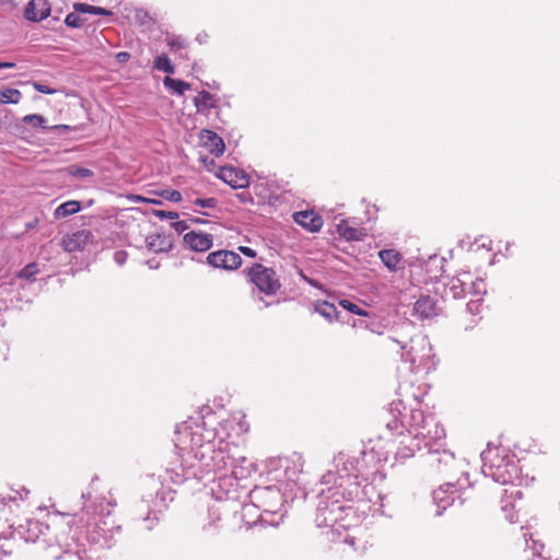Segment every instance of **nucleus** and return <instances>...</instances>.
<instances>
[{
  "label": "nucleus",
  "mask_w": 560,
  "mask_h": 560,
  "mask_svg": "<svg viewBox=\"0 0 560 560\" xmlns=\"http://www.w3.org/2000/svg\"><path fill=\"white\" fill-rule=\"evenodd\" d=\"M226 446L225 444L215 447L211 441H208L196 450L192 447L178 466L165 470L162 482L168 480L174 485H182L189 479L202 481L211 474L232 467L234 458L229 454Z\"/></svg>",
  "instance_id": "f257e3e1"
},
{
  "label": "nucleus",
  "mask_w": 560,
  "mask_h": 560,
  "mask_svg": "<svg viewBox=\"0 0 560 560\" xmlns=\"http://www.w3.org/2000/svg\"><path fill=\"white\" fill-rule=\"evenodd\" d=\"M362 458L351 457L340 452L334 458L336 471L329 470L322 477V483L330 485V488H339L335 494L341 497L348 502H354L362 494L360 475L363 472V463L365 460V452H361Z\"/></svg>",
  "instance_id": "f03ea898"
},
{
  "label": "nucleus",
  "mask_w": 560,
  "mask_h": 560,
  "mask_svg": "<svg viewBox=\"0 0 560 560\" xmlns=\"http://www.w3.org/2000/svg\"><path fill=\"white\" fill-rule=\"evenodd\" d=\"M481 460L483 475L492 478L493 481L511 486L522 482L515 455L508 454L506 450L491 447L489 443L487 450L481 453Z\"/></svg>",
  "instance_id": "7ed1b4c3"
},
{
  "label": "nucleus",
  "mask_w": 560,
  "mask_h": 560,
  "mask_svg": "<svg viewBox=\"0 0 560 560\" xmlns=\"http://www.w3.org/2000/svg\"><path fill=\"white\" fill-rule=\"evenodd\" d=\"M400 348V358L409 364L411 372H430L435 369L434 353L427 336L417 334L408 339L390 337Z\"/></svg>",
  "instance_id": "20e7f679"
},
{
  "label": "nucleus",
  "mask_w": 560,
  "mask_h": 560,
  "mask_svg": "<svg viewBox=\"0 0 560 560\" xmlns=\"http://www.w3.org/2000/svg\"><path fill=\"white\" fill-rule=\"evenodd\" d=\"M253 506L261 511L260 522L278 526L284 516V495L278 486H255L248 493Z\"/></svg>",
  "instance_id": "39448f33"
},
{
  "label": "nucleus",
  "mask_w": 560,
  "mask_h": 560,
  "mask_svg": "<svg viewBox=\"0 0 560 560\" xmlns=\"http://www.w3.org/2000/svg\"><path fill=\"white\" fill-rule=\"evenodd\" d=\"M339 488L328 487L320 491V499L316 509L315 523L318 527H334L343 520L347 511L351 510V502L346 501L341 494H335Z\"/></svg>",
  "instance_id": "423d86ee"
},
{
  "label": "nucleus",
  "mask_w": 560,
  "mask_h": 560,
  "mask_svg": "<svg viewBox=\"0 0 560 560\" xmlns=\"http://www.w3.org/2000/svg\"><path fill=\"white\" fill-rule=\"evenodd\" d=\"M82 499L84 500L83 511L88 515L92 514L84 526L92 527L100 536L106 537L115 528L114 522H108V518L116 503L112 501L105 503V498L93 497L91 490L83 492Z\"/></svg>",
  "instance_id": "0eeeda50"
},
{
  "label": "nucleus",
  "mask_w": 560,
  "mask_h": 560,
  "mask_svg": "<svg viewBox=\"0 0 560 560\" xmlns=\"http://www.w3.org/2000/svg\"><path fill=\"white\" fill-rule=\"evenodd\" d=\"M400 405V401H394L390 405V412L394 416V420L387 422L386 427L393 432L398 431L399 428L407 429L409 434L416 438L422 430V427L428 424L427 420H429V417H433V415H425L422 410L417 408H411L408 413H401L399 409Z\"/></svg>",
  "instance_id": "6e6552de"
},
{
  "label": "nucleus",
  "mask_w": 560,
  "mask_h": 560,
  "mask_svg": "<svg viewBox=\"0 0 560 560\" xmlns=\"http://www.w3.org/2000/svg\"><path fill=\"white\" fill-rule=\"evenodd\" d=\"M249 280L266 295L276 294L281 288L279 278L272 268L254 264L247 271Z\"/></svg>",
  "instance_id": "1a4fd4ad"
},
{
  "label": "nucleus",
  "mask_w": 560,
  "mask_h": 560,
  "mask_svg": "<svg viewBox=\"0 0 560 560\" xmlns=\"http://www.w3.org/2000/svg\"><path fill=\"white\" fill-rule=\"evenodd\" d=\"M458 488L457 482L448 481L433 491L432 499L438 506L435 512L438 516L442 515L448 506L453 505L456 499L459 500V504H463L460 495L457 494Z\"/></svg>",
  "instance_id": "9d476101"
},
{
  "label": "nucleus",
  "mask_w": 560,
  "mask_h": 560,
  "mask_svg": "<svg viewBox=\"0 0 560 560\" xmlns=\"http://www.w3.org/2000/svg\"><path fill=\"white\" fill-rule=\"evenodd\" d=\"M428 424L422 427V430L418 433L416 439L423 440L424 446L429 448V452H432L433 447H440L443 445V440L445 439V430L440 423L435 420L434 416L429 417Z\"/></svg>",
  "instance_id": "9b49d317"
},
{
  "label": "nucleus",
  "mask_w": 560,
  "mask_h": 560,
  "mask_svg": "<svg viewBox=\"0 0 560 560\" xmlns=\"http://www.w3.org/2000/svg\"><path fill=\"white\" fill-rule=\"evenodd\" d=\"M242 257L228 249H220L210 253L207 256V264L217 269H223L226 271L236 270L242 265Z\"/></svg>",
  "instance_id": "f8f14e48"
},
{
  "label": "nucleus",
  "mask_w": 560,
  "mask_h": 560,
  "mask_svg": "<svg viewBox=\"0 0 560 560\" xmlns=\"http://www.w3.org/2000/svg\"><path fill=\"white\" fill-rule=\"evenodd\" d=\"M217 177L234 189L249 186V178L243 170L233 166H221L215 173Z\"/></svg>",
  "instance_id": "ddd939ff"
},
{
  "label": "nucleus",
  "mask_w": 560,
  "mask_h": 560,
  "mask_svg": "<svg viewBox=\"0 0 560 560\" xmlns=\"http://www.w3.org/2000/svg\"><path fill=\"white\" fill-rule=\"evenodd\" d=\"M19 533L25 541L38 542L40 541V537H43V542H47L50 527L39 521H27L26 526H21Z\"/></svg>",
  "instance_id": "4468645a"
},
{
  "label": "nucleus",
  "mask_w": 560,
  "mask_h": 560,
  "mask_svg": "<svg viewBox=\"0 0 560 560\" xmlns=\"http://www.w3.org/2000/svg\"><path fill=\"white\" fill-rule=\"evenodd\" d=\"M51 12L48 0H31L24 8V18L30 22H42L46 20Z\"/></svg>",
  "instance_id": "2eb2a0df"
},
{
  "label": "nucleus",
  "mask_w": 560,
  "mask_h": 560,
  "mask_svg": "<svg viewBox=\"0 0 560 560\" xmlns=\"http://www.w3.org/2000/svg\"><path fill=\"white\" fill-rule=\"evenodd\" d=\"M185 245L192 252H207L213 245V235L205 232L190 231L183 237Z\"/></svg>",
  "instance_id": "dca6fc26"
},
{
  "label": "nucleus",
  "mask_w": 560,
  "mask_h": 560,
  "mask_svg": "<svg viewBox=\"0 0 560 560\" xmlns=\"http://www.w3.org/2000/svg\"><path fill=\"white\" fill-rule=\"evenodd\" d=\"M436 301L429 295H421L413 304V315L419 319H430L439 315Z\"/></svg>",
  "instance_id": "f3484780"
},
{
  "label": "nucleus",
  "mask_w": 560,
  "mask_h": 560,
  "mask_svg": "<svg viewBox=\"0 0 560 560\" xmlns=\"http://www.w3.org/2000/svg\"><path fill=\"white\" fill-rule=\"evenodd\" d=\"M200 141L202 145L214 156H220L224 153L225 143L217 132L202 129L200 131Z\"/></svg>",
  "instance_id": "a211bd4d"
},
{
  "label": "nucleus",
  "mask_w": 560,
  "mask_h": 560,
  "mask_svg": "<svg viewBox=\"0 0 560 560\" xmlns=\"http://www.w3.org/2000/svg\"><path fill=\"white\" fill-rule=\"evenodd\" d=\"M293 218L296 224L310 232H318L324 223L319 214L307 210L295 212Z\"/></svg>",
  "instance_id": "6ab92c4d"
},
{
  "label": "nucleus",
  "mask_w": 560,
  "mask_h": 560,
  "mask_svg": "<svg viewBox=\"0 0 560 560\" xmlns=\"http://www.w3.org/2000/svg\"><path fill=\"white\" fill-rule=\"evenodd\" d=\"M281 467H283L287 479L296 483L303 471V458L301 455L294 454L292 457L284 458Z\"/></svg>",
  "instance_id": "aec40b11"
},
{
  "label": "nucleus",
  "mask_w": 560,
  "mask_h": 560,
  "mask_svg": "<svg viewBox=\"0 0 560 560\" xmlns=\"http://www.w3.org/2000/svg\"><path fill=\"white\" fill-rule=\"evenodd\" d=\"M145 244L150 250L156 254L167 253L173 248L171 236L160 233L148 235L145 237Z\"/></svg>",
  "instance_id": "412c9836"
},
{
  "label": "nucleus",
  "mask_w": 560,
  "mask_h": 560,
  "mask_svg": "<svg viewBox=\"0 0 560 560\" xmlns=\"http://www.w3.org/2000/svg\"><path fill=\"white\" fill-rule=\"evenodd\" d=\"M470 278V272L465 271L451 279L448 288L454 299H463L466 295V285Z\"/></svg>",
  "instance_id": "4be33fe9"
},
{
  "label": "nucleus",
  "mask_w": 560,
  "mask_h": 560,
  "mask_svg": "<svg viewBox=\"0 0 560 560\" xmlns=\"http://www.w3.org/2000/svg\"><path fill=\"white\" fill-rule=\"evenodd\" d=\"M420 450V443L413 435L412 438L405 439L400 442V446L396 452V460H405L415 455L416 451Z\"/></svg>",
  "instance_id": "5701e85b"
},
{
  "label": "nucleus",
  "mask_w": 560,
  "mask_h": 560,
  "mask_svg": "<svg viewBox=\"0 0 560 560\" xmlns=\"http://www.w3.org/2000/svg\"><path fill=\"white\" fill-rule=\"evenodd\" d=\"M433 452L439 454L435 462L440 472L447 475L456 468L457 463L453 453L447 451L440 453L439 448H435Z\"/></svg>",
  "instance_id": "b1692460"
},
{
  "label": "nucleus",
  "mask_w": 560,
  "mask_h": 560,
  "mask_svg": "<svg viewBox=\"0 0 560 560\" xmlns=\"http://www.w3.org/2000/svg\"><path fill=\"white\" fill-rule=\"evenodd\" d=\"M337 232L347 241H361L365 236L363 229L352 228L345 220L337 224Z\"/></svg>",
  "instance_id": "393cba45"
},
{
  "label": "nucleus",
  "mask_w": 560,
  "mask_h": 560,
  "mask_svg": "<svg viewBox=\"0 0 560 560\" xmlns=\"http://www.w3.org/2000/svg\"><path fill=\"white\" fill-rule=\"evenodd\" d=\"M91 236V232L86 231H79L74 233L68 241L65 242L66 249L68 252L83 249L84 246L89 243Z\"/></svg>",
  "instance_id": "a878e982"
},
{
  "label": "nucleus",
  "mask_w": 560,
  "mask_h": 560,
  "mask_svg": "<svg viewBox=\"0 0 560 560\" xmlns=\"http://www.w3.org/2000/svg\"><path fill=\"white\" fill-rule=\"evenodd\" d=\"M194 105L198 113H207L209 109L217 107L214 95L205 90L194 97Z\"/></svg>",
  "instance_id": "bb28decb"
},
{
  "label": "nucleus",
  "mask_w": 560,
  "mask_h": 560,
  "mask_svg": "<svg viewBox=\"0 0 560 560\" xmlns=\"http://www.w3.org/2000/svg\"><path fill=\"white\" fill-rule=\"evenodd\" d=\"M82 209L81 202L78 200H68L59 205L55 211L54 217L56 220L65 219L72 214L78 213Z\"/></svg>",
  "instance_id": "cd10ccee"
},
{
  "label": "nucleus",
  "mask_w": 560,
  "mask_h": 560,
  "mask_svg": "<svg viewBox=\"0 0 560 560\" xmlns=\"http://www.w3.org/2000/svg\"><path fill=\"white\" fill-rule=\"evenodd\" d=\"M378 257L390 271H396L401 261V255L395 249H382L378 252Z\"/></svg>",
  "instance_id": "c85d7f7f"
},
{
  "label": "nucleus",
  "mask_w": 560,
  "mask_h": 560,
  "mask_svg": "<svg viewBox=\"0 0 560 560\" xmlns=\"http://www.w3.org/2000/svg\"><path fill=\"white\" fill-rule=\"evenodd\" d=\"M315 311L320 314L323 317L332 322L334 319L339 318V312L335 304L323 301L315 306Z\"/></svg>",
  "instance_id": "c756f323"
},
{
  "label": "nucleus",
  "mask_w": 560,
  "mask_h": 560,
  "mask_svg": "<svg viewBox=\"0 0 560 560\" xmlns=\"http://www.w3.org/2000/svg\"><path fill=\"white\" fill-rule=\"evenodd\" d=\"M163 83L165 88L172 90L177 95H184V93L190 89L189 83L182 80L173 79L168 75L164 78Z\"/></svg>",
  "instance_id": "7c9ffc66"
},
{
  "label": "nucleus",
  "mask_w": 560,
  "mask_h": 560,
  "mask_svg": "<svg viewBox=\"0 0 560 560\" xmlns=\"http://www.w3.org/2000/svg\"><path fill=\"white\" fill-rule=\"evenodd\" d=\"M73 10L80 13H89L94 15H112V12L102 7H95L88 3L77 2L73 4Z\"/></svg>",
  "instance_id": "2f4dec72"
},
{
  "label": "nucleus",
  "mask_w": 560,
  "mask_h": 560,
  "mask_svg": "<svg viewBox=\"0 0 560 560\" xmlns=\"http://www.w3.org/2000/svg\"><path fill=\"white\" fill-rule=\"evenodd\" d=\"M39 273V267L36 262H30L24 266L16 275L18 278L24 279L31 283L36 281V276Z\"/></svg>",
  "instance_id": "473e14b6"
},
{
  "label": "nucleus",
  "mask_w": 560,
  "mask_h": 560,
  "mask_svg": "<svg viewBox=\"0 0 560 560\" xmlns=\"http://www.w3.org/2000/svg\"><path fill=\"white\" fill-rule=\"evenodd\" d=\"M22 93L18 89L7 88L0 91V103L18 104L21 101Z\"/></svg>",
  "instance_id": "72a5a7b5"
},
{
  "label": "nucleus",
  "mask_w": 560,
  "mask_h": 560,
  "mask_svg": "<svg viewBox=\"0 0 560 560\" xmlns=\"http://www.w3.org/2000/svg\"><path fill=\"white\" fill-rule=\"evenodd\" d=\"M153 67L154 69L163 71L167 74H172L175 72L174 66L172 65L170 58L165 54H162L154 59Z\"/></svg>",
  "instance_id": "f704fd0d"
},
{
  "label": "nucleus",
  "mask_w": 560,
  "mask_h": 560,
  "mask_svg": "<svg viewBox=\"0 0 560 560\" xmlns=\"http://www.w3.org/2000/svg\"><path fill=\"white\" fill-rule=\"evenodd\" d=\"M24 124L31 125L33 128L49 129L46 125V119L39 114H30L22 118Z\"/></svg>",
  "instance_id": "c9c22d12"
},
{
  "label": "nucleus",
  "mask_w": 560,
  "mask_h": 560,
  "mask_svg": "<svg viewBox=\"0 0 560 560\" xmlns=\"http://www.w3.org/2000/svg\"><path fill=\"white\" fill-rule=\"evenodd\" d=\"M67 173L77 178H89L94 175L93 171L86 167L70 165L66 168Z\"/></svg>",
  "instance_id": "e433bc0d"
},
{
  "label": "nucleus",
  "mask_w": 560,
  "mask_h": 560,
  "mask_svg": "<svg viewBox=\"0 0 560 560\" xmlns=\"http://www.w3.org/2000/svg\"><path fill=\"white\" fill-rule=\"evenodd\" d=\"M339 305L343 310H346L352 314H355L359 316H368L369 315L368 311H365L364 308H361L359 305L354 304L353 302H351L349 300H340Z\"/></svg>",
  "instance_id": "4c0bfd02"
},
{
  "label": "nucleus",
  "mask_w": 560,
  "mask_h": 560,
  "mask_svg": "<svg viewBox=\"0 0 560 560\" xmlns=\"http://www.w3.org/2000/svg\"><path fill=\"white\" fill-rule=\"evenodd\" d=\"M79 12H71L65 19V24L71 28H79L83 26L84 20L78 14Z\"/></svg>",
  "instance_id": "58836bf2"
},
{
  "label": "nucleus",
  "mask_w": 560,
  "mask_h": 560,
  "mask_svg": "<svg viewBox=\"0 0 560 560\" xmlns=\"http://www.w3.org/2000/svg\"><path fill=\"white\" fill-rule=\"evenodd\" d=\"M469 284V293L474 295H479L486 293V288L482 279H475L472 280V277L468 280Z\"/></svg>",
  "instance_id": "ea45409f"
},
{
  "label": "nucleus",
  "mask_w": 560,
  "mask_h": 560,
  "mask_svg": "<svg viewBox=\"0 0 560 560\" xmlns=\"http://www.w3.org/2000/svg\"><path fill=\"white\" fill-rule=\"evenodd\" d=\"M148 508V505L145 504V502H140L138 505H137V513H138V517L143 520V521H147V522H150V524L148 525V528H152L153 524L155 521H158V516L154 514L153 518L150 517V512H148L147 515H144V510Z\"/></svg>",
  "instance_id": "a19ab883"
},
{
  "label": "nucleus",
  "mask_w": 560,
  "mask_h": 560,
  "mask_svg": "<svg viewBox=\"0 0 560 560\" xmlns=\"http://www.w3.org/2000/svg\"><path fill=\"white\" fill-rule=\"evenodd\" d=\"M159 196L172 202H179L183 199L182 192L175 189H163Z\"/></svg>",
  "instance_id": "79ce46f5"
},
{
  "label": "nucleus",
  "mask_w": 560,
  "mask_h": 560,
  "mask_svg": "<svg viewBox=\"0 0 560 560\" xmlns=\"http://www.w3.org/2000/svg\"><path fill=\"white\" fill-rule=\"evenodd\" d=\"M194 205L202 207V208H215L218 205V200L213 197L211 198H197L194 200Z\"/></svg>",
  "instance_id": "37998d69"
},
{
  "label": "nucleus",
  "mask_w": 560,
  "mask_h": 560,
  "mask_svg": "<svg viewBox=\"0 0 560 560\" xmlns=\"http://www.w3.org/2000/svg\"><path fill=\"white\" fill-rule=\"evenodd\" d=\"M81 129H82L81 125H78V126L55 125V126H50L48 130L52 131V132H57L58 135H61L62 132L68 131V130L78 131V130H81Z\"/></svg>",
  "instance_id": "c03bdc74"
},
{
  "label": "nucleus",
  "mask_w": 560,
  "mask_h": 560,
  "mask_svg": "<svg viewBox=\"0 0 560 560\" xmlns=\"http://www.w3.org/2000/svg\"><path fill=\"white\" fill-rule=\"evenodd\" d=\"M153 214L160 219H170L175 220L178 219V213L174 211H165V210H153Z\"/></svg>",
  "instance_id": "a18cd8bd"
},
{
  "label": "nucleus",
  "mask_w": 560,
  "mask_h": 560,
  "mask_svg": "<svg viewBox=\"0 0 560 560\" xmlns=\"http://www.w3.org/2000/svg\"><path fill=\"white\" fill-rule=\"evenodd\" d=\"M128 259V253L124 249H120V250H116L114 253V261L118 265V266H122Z\"/></svg>",
  "instance_id": "49530a36"
},
{
  "label": "nucleus",
  "mask_w": 560,
  "mask_h": 560,
  "mask_svg": "<svg viewBox=\"0 0 560 560\" xmlns=\"http://www.w3.org/2000/svg\"><path fill=\"white\" fill-rule=\"evenodd\" d=\"M33 86L37 92L43 94H54L56 92L55 89L39 82H34Z\"/></svg>",
  "instance_id": "de8ad7c7"
},
{
  "label": "nucleus",
  "mask_w": 560,
  "mask_h": 560,
  "mask_svg": "<svg viewBox=\"0 0 560 560\" xmlns=\"http://www.w3.org/2000/svg\"><path fill=\"white\" fill-rule=\"evenodd\" d=\"M172 228H173L177 233H183L184 231H186V230H188V229H189L188 220H183V221H176V222H173V223H172Z\"/></svg>",
  "instance_id": "09e8293b"
},
{
  "label": "nucleus",
  "mask_w": 560,
  "mask_h": 560,
  "mask_svg": "<svg viewBox=\"0 0 560 560\" xmlns=\"http://www.w3.org/2000/svg\"><path fill=\"white\" fill-rule=\"evenodd\" d=\"M167 44L172 50H178L184 47V43L180 37H172L167 40Z\"/></svg>",
  "instance_id": "8fccbe9b"
},
{
  "label": "nucleus",
  "mask_w": 560,
  "mask_h": 560,
  "mask_svg": "<svg viewBox=\"0 0 560 560\" xmlns=\"http://www.w3.org/2000/svg\"><path fill=\"white\" fill-rule=\"evenodd\" d=\"M467 311L471 314H478L480 307V300L469 301L466 305Z\"/></svg>",
  "instance_id": "3c124183"
},
{
  "label": "nucleus",
  "mask_w": 560,
  "mask_h": 560,
  "mask_svg": "<svg viewBox=\"0 0 560 560\" xmlns=\"http://www.w3.org/2000/svg\"><path fill=\"white\" fill-rule=\"evenodd\" d=\"M238 250H240L243 255H245V256H247V257H250V258H254V257H256V256H257L256 250H255V249H253V248H250V247H247V246H240V247H238Z\"/></svg>",
  "instance_id": "603ef678"
},
{
  "label": "nucleus",
  "mask_w": 560,
  "mask_h": 560,
  "mask_svg": "<svg viewBox=\"0 0 560 560\" xmlns=\"http://www.w3.org/2000/svg\"><path fill=\"white\" fill-rule=\"evenodd\" d=\"M18 498L16 495L12 497V495H4V494H0V510L3 509L9 501H15Z\"/></svg>",
  "instance_id": "864d4df0"
},
{
  "label": "nucleus",
  "mask_w": 560,
  "mask_h": 560,
  "mask_svg": "<svg viewBox=\"0 0 560 560\" xmlns=\"http://www.w3.org/2000/svg\"><path fill=\"white\" fill-rule=\"evenodd\" d=\"M504 492H505V494H508V492H510V498H512V499H521L522 498V491L520 489L514 488V486H512L511 490L505 489Z\"/></svg>",
  "instance_id": "5fc2aeb1"
},
{
  "label": "nucleus",
  "mask_w": 560,
  "mask_h": 560,
  "mask_svg": "<svg viewBox=\"0 0 560 560\" xmlns=\"http://www.w3.org/2000/svg\"><path fill=\"white\" fill-rule=\"evenodd\" d=\"M199 160L209 171L215 165L214 160L209 156H200Z\"/></svg>",
  "instance_id": "6e6d98bb"
},
{
  "label": "nucleus",
  "mask_w": 560,
  "mask_h": 560,
  "mask_svg": "<svg viewBox=\"0 0 560 560\" xmlns=\"http://www.w3.org/2000/svg\"><path fill=\"white\" fill-rule=\"evenodd\" d=\"M130 59V54L127 51H120L116 55V60L120 63L127 62Z\"/></svg>",
  "instance_id": "4d7b16f0"
},
{
  "label": "nucleus",
  "mask_w": 560,
  "mask_h": 560,
  "mask_svg": "<svg viewBox=\"0 0 560 560\" xmlns=\"http://www.w3.org/2000/svg\"><path fill=\"white\" fill-rule=\"evenodd\" d=\"M39 223V220L37 218L33 219L32 221L25 223V230L31 231L37 228Z\"/></svg>",
  "instance_id": "13d9d810"
},
{
  "label": "nucleus",
  "mask_w": 560,
  "mask_h": 560,
  "mask_svg": "<svg viewBox=\"0 0 560 560\" xmlns=\"http://www.w3.org/2000/svg\"><path fill=\"white\" fill-rule=\"evenodd\" d=\"M508 506H509V503H505L503 506H502V510L506 512V515H505V518L509 520L510 523H515L516 520H514V515L511 514L510 512H508Z\"/></svg>",
  "instance_id": "bf43d9fd"
},
{
  "label": "nucleus",
  "mask_w": 560,
  "mask_h": 560,
  "mask_svg": "<svg viewBox=\"0 0 560 560\" xmlns=\"http://www.w3.org/2000/svg\"><path fill=\"white\" fill-rule=\"evenodd\" d=\"M16 65L9 61H0V69H14Z\"/></svg>",
  "instance_id": "052dcab7"
},
{
  "label": "nucleus",
  "mask_w": 560,
  "mask_h": 560,
  "mask_svg": "<svg viewBox=\"0 0 560 560\" xmlns=\"http://www.w3.org/2000/svg\"><path fill=\"white\" fill-rule=\"evenodd\" d=\"M66 540H67V537L65 535H62V537H56V542L59 547L67 545Z\"/></svg>",
  "instance_id": "680f3d73"
},
{
  "label": "nucleus",
  "mask_w": 560,
  "mask_h": 560,
  "mask_svg": "<svg viewBox=\"0 0 560 560\" xmlns=\"http://www.w3.org/2000/svg\"><path fill=\"white\" fill-rule=\"evenodd\" d=\"M188 222L196 223V224H205V223H207V221H206V220L200 219V218H190V219L188 220Z\"/></svg>",
  "instance_id": "e2e57ef3"
},
{
  "label": "nucleus",
  "mask_w": 560,
  "mask_h": 560,
  "mask_svg": "<svg viewBox=\"0 0 560 560\" xmlns=\"http://www.w3.org/2000/svg\"><path fill=\"white\" fill-rule=\"evenodd\" d=\"M138 199H141L143 201H147V202H151L153 205H161L162 201L161 200H156V199H145V198H141V197H137Z\"/></svg>",
  "instance_id": "0e129e2a"
},
{
  "label": "nucleus",
  "mask_w": 560,
  "mask_h": 560,
  "mask_svg": "<svg viewBox=\"0 0 560 560\" xmlns=\"http://www.w3.org/2000/svg\"><path fill=\"white\" fill-rule=\"evenodd\" d=\"M65 555H66L67 557H69L70 559H72V560H78V558H77V556H75L74 553H71V552H69V551H67V550L65 551Z\"/></svg>",
  "instance_id": "69168bd1"
},
{
  "label": "nucleus",
  "mask_w": 560,
  "mask_h": 560,
  "mask_svg": "<svg viewBox=\"0 0 560 560\" xmlns=\"http://www.w3.org/2000/svg\"><path fill=\"white\" fill-rule=\"evenodd\" d=\"M147 264L149 265V267H150L151 269H154V268H158V267H159V264H158V262H156V264H154V262H152V260H148V261H147Z\"/></svg>",
  "instance_id": "338daca9"
},
{
  "label": "nucleus",
  "mask_w": 560,
  "mask_h": 560,
  "mask_svg": "<svg viewBox=\"0 0 560 560\" xmlns=\"http://www.w3.org/2000/svg\"><path fill=\"white\" fill-rule=\"evenodd\" d=\"M237 197L243 201L245 202L247 200V197L245 196V194H240L237 195Z\"/></svg>",
  "instance_id": "774afa93"
}]
</instances>
